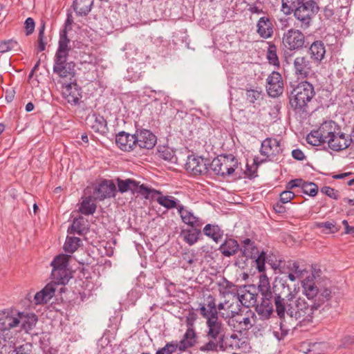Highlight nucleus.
<instances>
[{
    "label": "nucleus",
    "instance_id": "de8ad7c7",
    "mask_svg": "<svg viewBox=\"0 0 354 354\" xmlns=\"http://www.w3.org/2000/svg\"><path fill=\"white\" fill-rule=\"evenodd\" d=\"M158 154L161 158L171 162H175L177 160L174 151L169 147H163L158 150Z\"/></svg>",
    "mask_w": 354,
    "mask_h": 354
},
{
    "label": "nucleus",
    "instance_id": "4c0bfd02",
    "mask_svg": "<svg viewBox=\"0 0 354 354\" xmlns=\"http://www.w3.org/2000/svg\"><path fill=\"white\" fill-rule=\"evenodd\" d=\"M252 259H255V263L257 265V268L260 272H263L265 271V263L267 262L268 264L271 266L273 269H276L279 267V264L271 262V260L268 259L266 256V253L262 251L261 253L259 252L258 255H257L256 258H253Z\"/></svg>",
    "mask_w": 354,
    "mask_h": 354
},
{
    "label": "nucleus",
    "instance_id": "7c9ffc66",
    "mask_svg": "<svg viewBox=\"0 0 354 354\" xmlns=\"http://www.w3.org/2000/svg\"><path fill=\"white\" fill-rule=\"evenodd\" d=\"M196 343V333L192 328H189L185 332L183 338L178 344H176L177 348L180 351L192 347Z\"/></svg>",
    "mask_w": 354,
    "mask_h": 354
},
{
    "label": "nucleus",
    "instance_id": "774afa93",
    "mask_svg": "<svg viewBox=\"0 0 354 354\" xmlns=\"http://www.w3.org/2000/svg\"><path fill=\"white\" fill-rule=\"evenodd\" d=\"M291 270L295 273L297 275H301V270L299 269V266L297 263L295 262L292 264V267Z\"/></svg>",
    "mask_w": 354,
    "mask_h": 354
},
{
    "label": "nucleus",
    "instance_id": "bf43d9fd",
    "mask_svg": "<svg viewBox=\"0 0 354 354\" xmlns=\"http://www.w3.org/2000/svg\"><path fill=\"white\" fill-rule=\"evenodd\" d=\"M292 156L295 160H303L306 158V156H305L304 152L299 149L292 150Z\"/></svg>",
    "mask_w": 354,
    "mask_h": 354
},
{
    "label": "nucleus",
    "instance_id": "6e6552de",
    "mask_svg": "<svg viewBox=\"0 0 354 354\" xmlns=\"http://www.w3.org/2000/svg\"><path fill=\"white\" fill-rule=\"evenodd\" d=\"M238 165V160L234 155H220L212 160L210 170L216 175L225 177L232 175Z\"/></svg>",
    "mask_w": 354,
    "mask_h": 354
},
{
    "label": "nucleus",
    "instance_id": "6e6d98bb",
    "mask_svg": "<svg viewBox=\"0 0 354 354\" xmlns=\"http://www.w3.org/2000/svg\"><path fill=\"white\" fill-rule=\"evenodd\" d=\"M319 227H324L326 230H328L330 233H335L338 232L339 228L336 226L335 223L334 221H326L322 222L317 224Z\"/></svg>",
    "mask_w": 354,
    "mask_h": 354
},
{
    "label": "nucleus",
    "instance_id": "e2e57ef3",
    "mask_svg": "<svg viewBox=\"0 0 354 354\" xmlns=\"http://www.w3.org/2000/svg\"><path fill=\"white\" fill-rule=\"evenodd\" d=\"M342 224L344 225L346 234H350L354 235V226H353V227L350 226L346 220H344L342 221Z\"/></svg>",
    "mask_w": 354,
    "mask_h": 354
},
{
    "label": "nucleus",
    "instance_id": "a878e982",
    "mask_svg": "<svg viewBox=\"0 0 354 354\" xmlns=\"http://www.w3.org/2000/svg\"><path fill=\"white\" fill-rule=\"evenodd\" d=\"M57 285L51 281L48 283L41 290L37 292L34 297L35 304H46L55 295Z\"/></svg>",
    "mask_w": 354,
    "mask_h": 354
},
{
    "label": "nucleus",
    "instance_id": "13d9d810",
    "mask_svg": "<svg viewBox=\"0 0 354 354\" xmlns=\"http://www.w3.org/2000/svg\"><path fill=\"white\" fill-rule=\"evenodd\" d=\"M295 196V194L290 190L283 191L280 194V202L287 203L294 198Z\"/></svg>",
    "mask_w": 354,
    "mask_h": 354
},
{
    "label": "nucleus",
    "instance_id": "20e7f679",
    "mask_svg": "<svg viewBox=\"0 0 354 354\" xmlns=\"http://www.w3.org/2000/svg\"><path fill=\"white\" fill-rule=\"evenodd\" d=\"M70 39L64 30L60 35L58 48L54 58L53 73L59 77L65 78L75 73V64L73 62H67L71 47H68Z\"/></svg>",
    "mask_w": 354,
    "mask_h": 354
},
{
    "label": "nucleus",
    "instance_id": "c756f323",
    "mask_svg": "<svg viewBox=\"0 0 354 354\" xmlns=\"http://www.w3.org/2000/svg\"><path fill=\"white\" fill-rule=\"evenodd\" d=\"M303 293L307 297L309 303L316 301L317 299L319 288L315 285V282L310 279H305L302 281Z\"/></svg>",
    "mask_w": 354,
    "mask_h": 354
},
{
    "label": "nucleus",
    "instance_id": "dca6fc26",
    "mask_svg": "<svg viewBox=\"0 0 354 354\" xmlns=\"http://www.w3.org/2000/svg\"><path fill=\"white\" fill-rule=\"evenodd\" d=\"M267 92L272 97H277L283 92V81L281 75L277 71H272L268 77Z\"/></svg>",
    "mask_w": 354,
    "mask_h": 354
},
{
    "label": "nucleus",
    "instance_id": "680f3d73",
    "mask_svg": "<svg viewBox=\"0 0 354 354\" xmlns=\"http://www.w3.org/2000/svg\"><path fill=\"white\" fill-rule=\"evenodd\" d=\"M334 15V11L332 8L325 6L324 8V16L326 19H330Z\"/></svg>",
    "mask_w": 354,
    "mask_h": 354
},
{
    "label": "nucleus",
    "instance_id": "1a4fd4ad",
    "mask_svg": "<svg viewBox=\"0 0 354 354\" xmlns=\"http://www.w3.org/2000/svg\"><path fill=\"white\" fill-rule=\"evenodd\" d=\"M115 181L118 186V191L121 194L130 191L132 194L137 193L142 196L145 199H149V194L150 193H158L156 191V189L149 187L145 184L140 185L139 181H136L132 178L123 180L117 178Z\"/></svg>",
    "mask_w": 354,
    "mask_h": 354
},
{
    "label": "nucleus",
    "instance_id": "473e14b6",
    "mask_svg": "<svg viewBox=\"0 0 354 354\" xmlns=\"http://www.w3.org/2000/svg\"><path fill=\"white\" fill-rule=\"evenodd\" d=\"M71 278L69 270L67 268H55L51 272L52 281L57 285L66 284Z\"/></svg>",
    "mask_w": 354,
    "mask_h": 354
},
{
    "label": "nucleus",
    "instance_id": "864d4df0",
    "mask_svg": "<svg viewBox=\"0 0 354 354\" xmlns=\"http://www.w3.org/2000/svg\"><path fill=\"white\" fill-rule=\"evenodd\" d=\"M176 349L177 346L175 345L174 342H169L163 348L157 351L156 354H172Z\"/></svg>",
    "mask_w": 354,
    "mask_h": 354
},
{
    "label": "nucleus",
    "instance_id": "4468645a",
    "mask_svg": "<svg viewBox=\"0 0 354 354\" xmlns=\"http://www.w3.org/2000/svg\"><path fill=\"white\" fill-rule=\"evenodd\" d=\"M206 324L208 328L207 337L209 341L207 342H213L214 344H220L226 335L223 324L218 321V318L213 320L208 319Z\"/></svg>",
    "mask_w": 354,
    "mask_h": 354
},
{
    "label": "nucleus",
    "instance_id": "f257e3e1",
    "mask_svg": "<svg viewBox=\"0 0 354 354\" xmlns=\"http://www.w3.org/2000/svg\"><path fill=\"white\" fill-rule=\"evenodd\" d=\"M274 303L275 311L280 319H284L286 315L296 320L312 321L313 314L317 310L315 304L308 303L304 298L295 299L285 281L281 280L273 285Z\"/></svg>",
    "mask_w": 354,
    "mask_h": 354
},
{
    "label": "nucleus",
    "instance_id": "393cba45",
    "mask_svg": "<svg viewBox=\"0 0 354 354\" xmlns=\"http://www.w3.org/2000/svg\"><path fill=\"white\" fill-rule=\"evenodd\" d=\"M308 53L311 60L319 64L325 57L326 47L324 43L320 40L315 41L309 46Z\"/></svg>",
    "mask_w": 354,
    "mask_h": 354
},
{
    "label": "nucleus",
    "instance_id": "052dcab7",
    "mask_svg": "<svg viewBox=\"0 0 354 354\" xmlns=\"http://www.w3.org/2000/svg\"><path fill=\"white\" fill-rule=\"evenodd\" d=\"M248 10L251 14H256L258 15L261 14H264V11L263 10V9L256 5L250 6V8H248Z\"/></svg>",
    "mask_w": 354,
    "mask_h": 354
},
{
    "label": "nucleus",
    "instance_id": "f3484780",
    "mask_svg": "<svg viewBox=\"0 0 354 354\" xmlns=\"http://www.w3.org/2000/svg\"><path fill=\"white\" fill-rule=\"evenodd\" d=\"M261 154L270 160L283 153L281 142L275 138H266L261 143Z\"/></svg>",
    "mask_w": 354,
    "mask_h": 354
},
{
    "label": "nucleus",
    "instance_id": "338daca9",
    "mask_svg": "<svg viewBox=\"0 0 354 354\" xmlns=\"http://www.w3.org/2000/svg\"><path fill=\"white\" fill-rule=\"evenodd\" d=\"M292 182L295 184H297L296 187H301V189L303 188V185H304L305 183H306V181L303 180L301 178L292 180Z\"/></svg>",
    "mask_w": 354,
    "mask_h": 354
},
{
    "label": "nucleus",
    "instance_id": "3c124183",
    "mask_svg": "<svg viewBox=\"0 0 354 354\" xmlns=\"http://www.w3.org/2000/svg\"><path fill=\"white\" fill-rule=\"evenodd\" d=\"M236 321L240 325V330H248L252 326L250 318L248 317H242L241 316L234 317L231 322Z\"/></svg>",
    "mask_w": 354,
    "mask_h": 354
},
{
    "label": "nucleus",
    "instance_id": "2eb2a0df",
    "mask_svg": "<svg viewBox=\"0 0 354 354\" xmlns=\"http://www.w3.org/2000/svg\"><path fill=\"white\" fill-rule=\"evenodd\" d=\"M353 140L341 131L339 129L334 134L326 140V145L328 149L334 151H340L348 148L352 143Z\"/></svg>",
    "mask_w": 354,
    "mask_h": 354
},
{
    "label": "nucleus",
    "instance_id": "c85d7f7f",
    "mask_svg": "<svg viewBox=\"0 0 354 354\" xmlns=\"http://www.w3.org/2000/svg\"><path fill=\"white\" fill-rule=\"evenodd\" d=\"M93 6V0H74L72 7L76 15L85 17L91 12Z\"/></svg>",
    "mask_w": 354,
    "mask_h": 354
},
{
    "label": "nucleus",
    "instance_id": "09e8293b",
    "mask_svg": "<svg viewBox=\"0 0 354 354\" xmlns=\"http://www.w3.org/2000/svg\"><path fill=\"white\" fill-rule=\"evenodd\" d=\"M32 344L31 343H25L22 345L15 346L10 352V354H32Z\"/></svg>",
    "mask_w": 354,
    "mask_h": 354
},
{
    "label": "nucleus",
    "instance_id": "9d476101",
    "mask_svg": "<svg viewBox=\"0 0 354 354\" xmlns=\"http://www.w3.org/2000/svg\"><path fill=\"white\" fill-rule=\"evenodd\" d=\"M282 43L290 50H302L309 45L303 32L295 28H290L283 33Z\"/></svg>",
    "mask_w": 354,
    "mask_h": 354
},
{
    "label": "nucleus",
    "instance_id": "8fccbe9b",
    "mask_svg": "<svg viewBox=\"0 0 354 354\" xmlns=\"http://www.w3.org/2000/svg\"><path fill=\"white\" fill-rule=\"evenodd\" d=\"M17 41L13 39L2 41L0 43V53H5L18 47Z\"/></svg>",
    "mask_w": 354,
    "mask_h": 354
},
{
    "label": "nucleus",
    "instance_id": "4d7b16f0",
    "mask_svg": "<svg viewBox=\"0 0 354 354\" xmlns=\"http://www.w3.org/2000/svg\"><path fill=\"white\" fill-rule=\"evenodd\" d=\"M26 35H31L35 30V24L32 18L28 17L26 19L24 23Z\"/></svg>",
    "mask_w": 354,
    "mask_h": 354
},
{
    "label": "nucleus",
    "instance_id": "f03ea898",
    "mask_svg": "<svg viewBox=\"0 0 354 354\" xmlns=\"http://www.w3.org/2000/svg\"><path fill=\"white\" fill-rule=\"evenodd\" d=\"M258 290L260 295L252 292L250 290H245L241 295H234L236 307L242 305L250 307L255 306L256 311L263 319L270 318L273 313L272 300H274L273 288L271 289L269 279L266 274L259 278Z\"/></svg>",
    "mask_w": 354,
    "mask_h": 354
},
{
    "label": "nucleus",
    "instance_id": "69168bd1",
    "mask_svg": "<svg viewBox=\"0 0 354 354\" xmlns=\"http://www.w3.org/2000/svg\"><path fill=\"white\" fill-rule=\"evenodd\" d=\"M46 43L44 41V37H38V48L39 51H44Z\"/></svg>",
    "mask_w": 354,
    "mask_h": 354
},
{
    "label": "nucleus",
    "instance_id": "9b49d317",
    "mask_svg": "<svg viewBox=\"0 0 354 354\" xmlns=\"http://www.w3.org/2000/svg\"><path fill=\"white\" fill-rule=\"evenodd\" d=\"M294 74L298 79H307L314 75L313 60L306 55H299L293 61Z\"/></svg>",
    "mask_w": 354,
    "mask_h": 354
},
{
    "label": "nucleus",
    "instance_id": "e433bc0d",
    "mask_svg": "<svg viewBox=\"0 0 354 354\" xmlns=\"http://www.w3.org/2000/svg\"><path fill=\"white\" fill-rule=\"evenodd\" d=\"M203 233L218 243L223 235V231L216 225L207 224L203 228Z\"/></svg>",
    "mask_w": 354,
    "mask_h": 354
},
{
    "label": "nucleus",
    "instance_id": "412c9836",
    "mask_svg": "<svg viewBox=\"0 0 354 354\" xmlns=\"http://www.w3.org/2000/svg\"><path fill=\"white\" fill-rule=\"evenodd\" d=\"M136 133L130 134L124 131L119 132L115 136V143L119 149L124 151H131L136 149Z\"/></svg>",
    "mask_w": 354,
    "mask_h": 354
},
{
    "label": "nucleus",
    "instance_id": "a19ab883",
    "mask_svg": "<svg viewBox=\"0 0 354 354\" xmlns=\"http://www.w3.org/2000/svg\"><path fill=\"white\" fill-rule=\"evenodd\" d=\"M81 239L75 236H68L64 245V249L66 252L73 253L80 246Z\"/></svg>",
    "mask_w": 354,
    "mask_h": 354
},
{
    "label": "nucleus",
    "instance_id": "423d86ee",
    "mask_svg": "<svg viewBox=\"0 0 354 354\" xmlns=\"http://www.w3.org/2000/svg\"><path fill=\"white\" fill-rule=\"evenodd\" d=\"M339 126L333 120L324 121L317 130L311 131L306 136V141L313 146L324 145L326 149V141L337 131Z\"/></svg>",
    "mask_w": 354,
    "mask_h": 354
},
{
    "label": "nucleus",
    "instance_id": "49530a36",
    "mask_svg": "<svg viewBox=\"0 0 354 354\" xmlns=\"http://www.w3.org/2000/svg\"><path fill=\"white\" fill-rule=\"evenodd\" d=\"M331 291L325 288L322 292L319 291L317 299H316V301H313V303L316 306L317 310L321 307V306L326 301L330 299V298Z\"/></svg>",
    "mask_w": 354,
    "mask_h": 354
},
{
    "label": "nucleus",
    "instance_id": "72a5a7b5",
    "mask_svg": "<svg viewBox=\"0 0 354 354\" xmlns=\"http://www.w3.org/2000/svg\"><path fill=\"white\" fill-rule=\"evenodd\" d=\"M240 250V245L237 241L233 239H228L220 245L219 250L225 257H231L235 254Z\"/></svg>",
    "mask_w": 354,
    "mask_h": 354
},
{
    "label": "nucleus",
    "instance_id": "5fc2aeb1",
    "mask_svg": "<svg viewBox=\"0 0 354 354\" xmlns=\"http://www.w3.org/2000/svg\"><path fill=\"white\" fill-rule=\"evenodd\" d=\"M321 192L326 194L328 197L337 200L339 198V192L333 188L328 186H324L321 189Z\"/></svg>",
    "mask_w": 354,
    "mask_h": 354
},
{
    "label": "nucleus",
    "instance_id": "58836bf2",
    "mask_svg": "<svg viewBox=\"0 0 354 354\" xmlns=\"http://www.w3.org/2000/svg\"><path fill=\"white\" fill-rule=\"evenodd\" d=\"M95 210L96 205L93 202L91 196L84 198L79 208V211L84 215L93 214Z\"/></svg>",
    "mask_w": 354,
    "mask_h": 354
},
{
    "label": "nucleus",
    "instance_id": "39448f33",
    "mask_svg": "<svg viewBox=\"0 0 354 354\" xmlns=\"http://www.w3.org/2000/svg\"><path fill=\"white\" fill-rule=\"evenodd\" d=\"M315 95L312 84L307 81L301 82L290 92L289 104L296 113H305L307 111L308 104Z\"/></svg>",
    "mask_w": 354,
    "mask_h": 354
},
{
    "label": "nucleus",
    "instance_id": "6ab92c4d",
    "mask_svg": "<svg viewBox=\"0 0 354 354\" xmlns=\"http://www.w3.org/2000/svg\"><path fill=\"white\" fill-rule=\"evenodd\" d=\"M117 192L115 184L111 180H102L94 189L95 198L104 201L105 198L115 196Z\"/></svg>",
    "mask_w": 354,
    "mask_h": 354
},
{
    "label": "nucleus",
    "instance_id": "7ed1b4c3",
    "mask_svg": "<svg viewBox=\"0 0 354 354\" xmlns=\"http://www.w3.org/2000/svg\"><path fill=\"white\" fill-rule=\"evenodd\" d=\"M281 10L286 15L294 14L301 30L308 29L319 7L315 0H282Z\"/></svg>",
    "mask_w": 354,
    "mask_h": 354
},
{
    "label": "nucleus",
    "instance_id": "f8f14e48",
    "mask_svg": "<svg viewBox=\"0 0 354 354\" xmlns=\"http://www.w3.org/2000/svg\"><path fill=\"white\" fill-rule=\"evenodd\" d=\"M66 77H69V82L63 84L62 95L68 103L77 104L82 97V89L77 84L75 73Z\"/></svg>",
    "mask_w": 354,
    "mask_h": 354
},
{
    "label": "nucleus",
    "instance_id": "37998d69",
    "mask_svg": "<svg viewBox=\"0 0 354 354\" xmlns=\"http://www.w3.org/2000/svg\"><path fill=\"white\" fill-rule=\"evenodd\" d=\"M246 99L252 104L262 98V90L260 88L246 89Z\"/></svg>",
    "mask_w": 354,
    "mask_h": 354
},
{
    "label": "nucleus",
    "instance_id": "ea45409f",
    "mask_svg": "<svg viewBox=\"0 0 354 354\" xmlns=\"http://www.w3.org/2000/svg\"><path fill=\"white\" fill-rule=\"evenodd\" d=\"M84 221L83 217L74 218L72 225L68 227V232L70 234H84L85 232Z\"/></svg>",
    "mask_w": 354,
    "mask_h": 354
},
{
    "label": "nucleus",
    "instance_id": "b1692460",
    "mask_svg": "<svg viewBox=\"0 0 354 354\" xmlns=\"http://www.w3.org/2000/svg\"><path fill=\"white\" fill-rule=\"evenodd\" d=\"M200 314L207 319H218V311L215 303L214 298L209 295L207 297L204 304H200L199 307Z\"/></svg>",
    "mask_w": 354,
    "mask_h": 354
},
{
    "label": "nucleus",
    "instance_id": "2f4dec72",
    "mask_svg": "<svg viewBox=\"0 0 354 354\" xmlns=\"http://www.w3.org/2000/svg\"><path fill=\"white\" fill-rule=\"evenodd\" d=\"M240 251L243 256L248 259L256 258L257 255H258L259 252L254 241L248 238L245 239L242 241V247L240 248Z\"/></svg>",
    "mask_w": 354,
    "mask_h": 354
},
{
    "label": "nucleus",
    "instance_id": "0eeeda50",
    "mask_svg": "<svg viewBox=\"0 0 354 354\" xmlns=\"http://www.w3.org/2000/svg\"><path fill=\"white\" fill-rule=\"evenodd\" d=\"M244 344L245 342L241 341L236 334L225 335L220 344H214L213 342H207L201 346L199 350L203 352L227 351L236 354V351H239Z\"/></svg>",
    "mask_w": 354,
    "mask_h": 354
},
{
    "label": "nucleus",
    "instance_id": "0e129e2a",
    "mask_svg": "<svg viewBox=\"0 0 354 354\" xmlns=\"http://www.w3.org/2000/svg\"><path fill=\"white\" fill-rule=\"evenodd\" d=\"M283 203H277L275 205H274V209L275 212L278 214H282L286 212V207L283 205Z\"/></svg>",
    "mask_w": 354,
    "mask_h": 354
},
{
    "label": "nucleus",
    "instance_id": "79ce46f5",
    "mask_svg": "<svg viewBox=\"0 0 354 354\" xmlns=\"http://www.w3.org/2000/svg\"><path fill=\"white\" fill-rule=\"evenodd\" d=\"M267 59L270 64L279 67L280 62L277 54V46L274 44L269 45L267 51Z\"/></svg>",
    "mask_w": 354,
    "mask_h": 354
},
{
    "label": "nucleus",
    "instance_id": "a211bd4d",
    "mask_svg": "<svg viewBox=\"0 0 354 354\" xmlns=\"http://www.w3.org/2000/svg\"><path fill=\"white\" fill-rule=\"evenodd\" d=\"M19 326L18 311L6 309L0 311V331L5 332Z\"/></svg>",
    "mask_w": 354,
    "mask_h": 354
},
{
    "label": "nucleus",
    "instance_id": "c03bdc74",
    "mask_svg": "<svg viewBox=\"0 0 354 354\" xmlns=\"http://www.w3.org/2000/svg\"><path fill=\"white\" fill-rule=\"evenodd\" d=\"M69 257L66 254H59L55 257L50 263L53 269L67 268Z\"/></svg>",
    "mask_w": 354,
    "mask_h": 354
},
{
    "label": "nucleus",
    "instance_id": "c9c22d12",
    "mask_svg": "<svg viewBox=\"0 0 354 354\" xmlns=\"http://www.w3.org/2000/svg\"><path fill=\"white\" fill-rule=\"evenodd\" d=\"M94 120L91 125V129L97 133L104 135L108 131L106 120L102 115L94 114Z\"/></svg>",
    "mask_w": 354,
    "mask_h": 354
},
{
    "label": "nucleus",
    "instance_id": "ddd939ff",
    "mask_svg": "<svg viewBox=\"0 0 354 354\" xmlns=\"http://www.w3.org/2000/svg\"><path fill=\"white\" fill-rule=\"evenodd\" d=\"M211 162L207 158L196 157L193 155L189 156L185 164L187 171H191L194 175H203L210 169Z\"/></svg>",
    "mask_w": 354,
    "mask_h": 354
},
{
    "label": "nucleus",
    "instance_id": "f704fd0d",
    "mask_svg": "<svg viewBox=\"0 0 354 354\" xmlns=\"http://www.w3.org/2000/svg\"><path fill=\"white\" fill-rule=\"evenodd\" d=\"M201 234V231L196 227L192 229L183 230L180 232V236H183V240L189 245H193L199 239Z\"/></svg>",
    "mask_w": 354,
    "mask_h": 354
},
{
    "label": "nucleus",
    "instance_id": "bb28decb",
    "mask_svg": "<svg viewBox=\"0 0 354 354\" xmlns=\"http://www.w3.org/2000/svg\"><path fill=\"white\" fill-rule=\"evenodd\" d=\"M19 326L21 325V328L26 333H29L35 326L38 318L34 313H25L24 312L18 311Z\"/></svg>",
    "mask_w": 354,
    "mask_h": 354
},
{
    "label": "nucleus",
    "instance_id": "4be33fe9",
    "mask_svg": "<svg viewBox=\"0 0 354 354\" xmlns=\"http://www.w3.org/2000/svg\"><path fill=\"white\" fill-rule=\"evenodd\" d=\"M257 32L263 39H269L274 34V24L272 19L268 16H263L257 23Z\"/></svg>",
    "mask_w": 354,
    "mask_h": 354
},
{
    "label": "nucleus",
    "instance_id": "a18cd8bd",
    "mask_svg": "<svg viewBox=\"0 0 354 354\" xmlns=\"http://www.w3.org/2000/svg\"><path fill=\"white\" fill-rule=\"evenodd\" d=\"M233 303L229 304L228 301H225V303H220L218 305L217 309L219 310H227L228 312L225 315L224 313H221V315L223 317H231L233 318L236 317V315H238V313L236 309L232 308Z\"/></svg>",
    "mask_w": 354,
    "mask_h": 354
},
{
    "label": "nucleus",
    "instance_id": "5701e85b",
    "mask_svg": "<svg viewBox=\"0 0 354 354\" xmlns=\"http://www.w3.org/2000/svg\"><path fill=\"white\" fill-rule=\"evenodd\" d=\"M156 191L158 193H150L149 194V199L153 200L156 197V200L157 203L167 209L176 208L178 210V207L182 205L178 203V199L175 198L174 196H164L160 190L156 189Z\"/></svg>",
    "mask_w": 354,
    "mask_h": 354
},
{
    "label": "nucleus",
    "instance_id": "cd10ccee",
    "mask_svg": "<svg viewBox=\"0 0 354 354\" xmlns=\"http://www.w3.org/2000/svg\"><path fill=\"white\" fill-rule=\"evenodd\" d=\"M178 212L184 223L192 227H201L202 222L199 218L195 216L194 214L187 209L183 205L178 207Z\"/></svg>",
    "mask_w": 354,
    "mask_h": 354
},
{
    "label": "nucleus",
    "instance_id": "603ef678",
    "mask_svg": "<svg viewBox=\"0 0 354 354\" xmlns=\"http://www.w3.org/2000/svg\"><path fill=\"white\" fill-rule=\"evenodd\" d=\"M301 190L305 194L310 196H315L318 192V186L314 183L306 182L305 185H303Z\"/></svg>",
    "mask_w": 354,
    "mask_h": 354
},
{
    "label": "nucleus",
    "instance_id": "aec40b11",
    "mask_svg": "<svg viewBox=\"0 0 354 354\" xmlns=\"http://www.w3.org/2000/svg\"><path fill=\"white\" fill-rule=\"evenodd\" d=\"M136 146L140 149H151L156 143V136L147 129H138L136 132Z\"/></svg>",
    "mask_w": 354,
    "mask_h": 354
}]
</instances>
